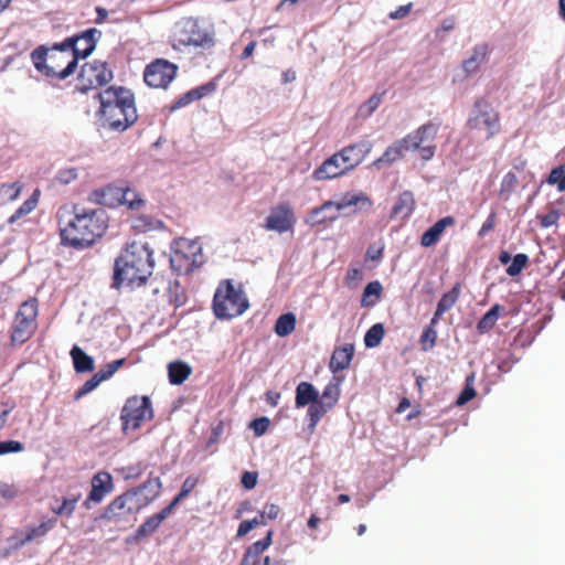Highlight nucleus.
Masks as SVG:
<instances>
[{
    "instance_id": "obj_18",
    "label": "nucleus",
    "mask_w": 565,
    "mask_h": 565,
    "mask_svg": "<svg viewBox=\"0 0 565 565\" xmlns=\"http://www.w3.org/2000/svg\"><path fill=\"white\" fill-rule=\"evenodd\" d=\"M294 223L295 217L290 206L287 203H281L271 209L270 214L266 218L265 228L284 233L291 230Z\"/></svg>"
},
{
    "instance_id": "obj_9",
    "label": "nucleus",
    "mask_w": 565,
    "mask_h": 565,
    "mask_svg": "<svg viewBox=\"0 0 565 565\" xmlns=\"http://www.w3.org/2000/svg\"><path fill=\"white\" fill-rule=\"evenodd\" d=\"M141 509L143 507L141 498L138 497V490H127L110 501L99 518L115 525H124L129 523Z\"/></svg>"
},
{
    "instance_id": "obj_30",
    "label": "nucleus",
    "mask_w": 565,
    "mask_h": 565,
    "mask_svg": "<svg viewBox=\"0 0 565 565\" xmlns=\"http://www.w3.org/2000/svg\"><path fill=\"white\" fill-rule=\"evenodd\" d=\"M405 152L406 150L404 149L402 138L393 142L390 147H387L383 154L373 162V166L376 168H381L382 164H392L398 159H401Z\"/></svg>"
},
{
    "instance_id": "obj_17",
    "label": "nucleus",
    "mask_w": 565,
    "mask_h": 565,
    "mask_svg": "<svg viewBox=\"0 0 565 565\" xmlns=\"http://www.w3.org/2000/svg\"><path fill=\"white\" fill-rule=\"evenodd\" d=\"M100 32L94 28L88 29L79 34L66 38L63 43L67 50L72 51L76 56V65L79 58H86L95 50L97 39Z\"/></svg>"
},
{
    "instance_id": "obj_12",
    "label": "nucleus",
    "mask_w": 565,
    "mask_h": 565,
    "mask_svg": "<svg viewBox=\"0 0 565 565\" xmlns=\"http://www.w3.org/2000/svg\"><path fill=\"white\" fill-rule=\"evenodd\" d=\"M153 416L151 402L147 396H132L129 397L120 413L122 422V429L139 428L143 422L150 420Z\"/></svg>"
},
{
    "instance_id": "obj_47",
    "label": "nucleus",
    "mask_w": 565,
    "mask_h": 565,
    "mask_svg": "<svg viewBox=\"0 0 565 565\" xmlns=\"http://www.w3.org/2000/svg\"><path fill=\"white\" fill-rule=\"evenodd\" d=\"M512 263L507 268V274L511 277L518 276L527 266L529 257L526 254L520 253L511 258Z\"/></svg>"
},
{
    "instance_id": "obj_15",
    "label": "nucleus",
    "mask_w": 565,
    "mask_h": 565,
    "mask_svg": "<svg viewBox=\"0 0 565 565\" xmlns=\"http://www.w3.org/2000/svg\"><path fill=\"white\" fill-rule=\"evenodd\" d=\"M178 70L177 64L164 58H156L146 65L143 81L149 87L166 89L175 78Z\"/></svg>"
},
{
    "instance_id": "obj_56",
    "label": "nucleus",
    "mask_w": 565,
    "mask_h": 565,
    "mask_svg": "<svg viewBox=\"0 0 565 565\" xmlns=\"http://www.w3.org/2000/svg\"><path fill=\"white\" fill-rule=\"evenodd\" d=\"M14 409V404L11 402L0 403V431L4 428L8 422L9 415Z\"/></svg>"
},
{
    "instance_id": "obj_23",
    "label": "nucleus",
    "mask_w": 565,
    "mask_h": 565,
    "mask_svg": "<svg viewBox=\"0 0 565 565\" xmlns=\"http://www.w3.org/2000/svg\"><path fill=\"white\" fill-rule=\"evenodd\" d=\"M171 512V507H166L160 512L147 518L136 530L134 535L135 540L140 541L141 539L152 535Z\"/></svg>"
},
{
    "instance_id": "obj_60",
    "label": "nucleus",
    "mask_w": 565,
    "mask_h": 565,
    "mask_svg": "<svg viewBox=\"0 0 565 565\" xmlns=\"http://www.w3.org/2000/svg\"><path fill=\"white\" fill-rule=\"evenodd\" d=\"M280 513V508L275 504L270 503L265 507V509L259 513L264 514V520H276Z\"/></svg>"
},
{
    "instance_id": "obj_2",
    "label": "nucleus",
    "mask_w": 565,
    "mask_h": 565,
    "mask_svg": "<svg viewBox=\"0 0 565 565\" xmlns=\"http://www.w3.org/2000/svg\"><path fill=\"white\" fill-rule=\"evenodd\" d=\"M97 111L100 126L111 131L122 132L138 119L134 93L122 86H109L99 92Z\"/></svg>"
},
{
    "instance_id": "obj_48",
    "label": "nucleus",
    "mask_w": 565,
    "mask_h": 565,
    "mask_svg": "<svg viewBox=\"0 0 565 565\" xmlns=\"http://www.w3.org/2000/svg\"><path fill=\"white\" fill-rule=\"evenodd\" d=\"M266 524H267V522H266V520H264V514H259L258 516H255L252 520H244L238 525L237 536H239V537L245 536L253 529H255L259 525H266Z\"/></svg>"
},
{
    "instance_id": "obj_37",
    "label": "nucleus",
    "mask_w": 565,
    "mask_h": 565,
    "mask_svg": "<svg viewBox=\"0 0 565 565\" xmlns=\"http://www.w3.org/2000/svg\"><path fill=\"white\" fill-rule=\"evenodd\" d=\"M296 316L292 312L281 315L275 323V332L284 338L291 334L296 328Z\"/></svg>"
},
{
    "instance_id": "obj_54",
    "label": "nucleus",
    "mask_w": 565,
    "mask_h": 565,
    "mask_svg": "<svg viewBox=\"0 0 565 565\" xmlns=\"http://www.w3.org/2000/svg\"><path fill=\"white\" fill-rule=\"evenodd\" d=\"M270 420L267 417H258L250 423L255 436H263L269 428Z\"/></svg>"
},
{
    "instance_id": "obj_11",
    "label": "nucleus",
    "mask_w": 565,
    "mask_h": 565,
    "mask_svg": "<svg viewBox=\"0 0 565 565\" xmlns=\"http://www.w3.org/2000/svg\"><path fill=\"white\" fill-rule=\"evenodd\" d=\"M171 265L179 273H191L203 264L201 244L195 241L180 239L171 255Z\"/></svg>"
},
{
    "instance_id": "obj_6",
    "label": "nucleus",
    "mask_w": 565,
    "mask_h": 565,
    "mask_svg": "<svg viewBox=\"0 0 565 565\" xmlns=\"http://www.w3.org/2000/svg\"><path fill=\"white\" fill-rule=\"evenodd\" d=\"M212 307L216 318L233 319L243 315L249 303L241 286L236 287L231 279H225L216 288Z\"/></svg>"
},
{
    "instance_id": "obj_58",
    "label": "nucleus",
    "mask_w": 565,
    "mask_h": 565,
    "mask_svg": "<svg viewBox=\"0 0 565 565\" xmlns=\"http://www.w3.org/2000/svg\"><path fill=\"white\" fill-rule=\"evenodd\" d=\"M495 223H497V213L491 212L488 215L487 220L483 222L481 228L478 232V235L480 237H483L484 235H487L489 232H491L494 228Z\"/></svg>"
},
{
    "instance_id": "obj_61",
    "label": "nucleus",
    "mask_w": 565,
    "mask_h": 565,
    "mask_svg": "<svg viewBox=\"0 0 565 565\" xmlns=\"http://www.w3.org/2000/svg\"><path fill=\"white\" fill-rule=\"evenodd\" d=\"M383 94H373L364 104L367 115L372 114L382 103Z\"/></svg>"
},
{
    "instance_id": "obj_35",
    "label": "nucleus",
    "mask_w": 565,
    "mask_h": 565,
    "mask_svg": "<svg viewBox=\"0 0 565 565\" xmlns=\"http://www.w3.org/2000/svg\"><path fill=\"white\" fill-rule=\"evenodd\" d=\"M503 310L504 307L499 303L492 306L491 309L488 312H486L477 323L478 332L484 334L491 331L494 328L501 311Z\"/></svg>"
},
{
    "instance_id": "obj_53",
    "label": "nucleus",
    "mask_w": 565,
    "mask_h": 565,
    "mask_svg": "<svg viewBox=\"0 0 565 565\" xmlns=\"http://www.w3.org/2000/svg\"><path fill=\"white\" fill-rule=\"evenodd\" d=\"M24 449L22 443L18 440H3L0 441V456L12 454V452H20Z\"/></svg>"
},
{
    "instance_id": "obj_41",
    "label": "nucleus",
    "mask_w": 565,
    "mask_h": 565,
    "mask_svg": "<svg viewBox=\"0 0 565 565\" xmlns=\"http://www.w3.org/2000/svg\"><path fill=\"white\" fill-rule=\"evenodd\" d=\"M385 330L382 323L373 324L364 335V344L366 348H375L380 345L384 338Z\"/></svg>"
},
{
    "instance_id": "obj_13",
    "label": "nucleus",
    "mask_w": 565,
    "mask_h": 565,
    "mask_svg": "<svg viewBox=\"0 0 565 565\" xmlns=\"http://www.w3.org/2000/svg\"><path fill=\"white\" fill-rule=\"evenodd\" d=\"M113 71L106 62L94 60L82 65L78 74V89L87 92L108 84L113 79Z\"/></svg>"
},
{
    "instance_id": "obj_40",
    "label": "nucleus",
    "mask_w": 565,
    "mask_h": 565,
    "mask_svg": "<svg viewBox=\"0 0 565 565\" xmlns=\"http://www.w3.org/2000/svg\"><path fill=\"white\" fill-rule=\"evenodd\" d=\"M22 184L20 182L2 183L0 185V203H8L17 200L21 193Z\"/></svg>"
},
{
    "instance_id": "obj_64",
    "label": "nucleus",
    "mask_w": 565,
    "mask_h": 565,
    "mask_svg": "<svg viewBox=\"0 0 565 565\" xmlns=\"http://www.w3.org/2000/svg\"><path fill=\"white\" fill-rule=\"evenodd\" d=\"M258 556L254 555L250 550H246L239 565H256L258 562Z\"/></svg>"
},
{
    "instance_id": "obj_43",
    "label": "nucleus",
    "mask_w": 565,
    "mask_h": 565,
    "mask_svg": "<svg viewBox=\"0 0 565 565\" xmlns=\"http://www.w3.org/2000/svg\"><path fill=\"white\" fill-rule=\"evenodd\" d=\"M199 482V479L194 476H189L182 483L181 490L178 493V495L170 502L168 507H171V510L173 509L183 500L185 499L196 487Z\"/></svg>"
},
{
    "instance_id": "obj_36",
    "label": "nucleus",
    "mask_w": 565,
    "mask_h": 565,
    "mask_svg": "<svg viewBox=\"0 0 565 565\" xmlns=\"http://www.w3.org/2000/svg\"><path fill=\"white\" fill-rule=\"evenodd\" d=\"M120 205H126L130 211H140L146 206V200L126 182Z\"/></svg>"
},
{
    "instance_id": "obj_8",
    "label": "nucleus",
    "mask_w": 565,
    "mask_h": 565,
    "mask_svg": "<svg viewBox=\"0 0 565 565\" xmlns=\"http://www.w3.org/2000/svg\"><path fill=\"white\" fill-rule=\"evenodd\" d=\"M466 127L470 131L484 134V139L490 140L501 132V117L489 100L478 98L469 113Z\"/></svg>"
},
{
    "instance_id": "obj_59",
    "label": "nucleus",
    "mask_w": 565,
    "mask_h": 565,
    "mask_svg": "<svg viewBox=\"0 0 565 565\" xmlns=\"http://www.w3.org/2000/svg\"><path fill=\"white\" fill-rule=\"evenodd\" d=\"M125 359L115 360L108 364H106L102 371L105 373V375L109 379L111 377L120 366L125 364Z\"/></svg>"
},
{
    "instance_id": "obj_7",
    "label": "nucleus",
    "mask_w": 565,
    "mask_h": 565,
    "mask_svg": "<svg viewBox=\"0 0 565 565\" xmlns=\"http://www.w3.org/2000/svg\"><path fill=\"white\" fill-rule=\"evenodd\" d=\"M372 200L363 192L344 193L339 201H326L320 206L311 210L309 222L311 225H320L335 221L340 212L351 206H359V210H370Z\"/></svg>"
},
{
    "instance_id": "obj_1",
    "label": "nucleus",
    "mask_w": 565,
    "mask_h": 565,
    "mask_svg": "<svg viewBox=\"0 0 565 565\" xmlns=\"http://www.w3.org/2000/svg\"><path fill=\"white\" fill-rule=\"evenodd\" d=\"M60 235L63 245L76 249L90 247L108 228V216L104 209H86L73 205L72 213L58 211Z\"/></svg>"
},
{
    "instance_id": "obj_55",
    "label": "nucleus",
    "mask_w": 565,
    "mask_h": 565,
    "mask_svg": "<svg viewBox=\"0 0 565 565\" xmlns=\"http://www.w3.org/2000/svg\"><path fill=\"white\" fill-rule=\"evenodd\" d=\"M561 217V212L558 210H551L548 213L544 215H539L540 224L542 227H551L555 225Z\"/></svg>"
},
{
    "instance_id": "obj_39",
    "label": "nucleus",
    "mask_w": 565,
    "mask_h": 565,
    "mask_svg": "<svg viewBox=\"0 0 565 565\" xmlns=\"http://www.w3.org/2000/svg\"><path fill=\"white\" fill-rule=\"evenodd\" d=\"M518 185V177L514 172L510 171L504 174L502 178L500 190H499V196L503 201H508L512 193L515 191Z\"/></svg>"
},
{
    "instance_id": "obj_29",
    "label": "nucleus",
    "mask_w": 565,
    "mask_h": 565,
    "mask_svg": "<svg viewBox=\"0 0 565 565\" xmlns=\"http://www.w3.org/2000/svg\"><path fill=\"white\" fill-rule=\"evenodd\" d=\"M161 488H162L161 480L159 477H156V478H149L141 486L134 488L132 490H138V497H140V493L142 491L147 492L145 494V497L141 498V504L145 508L159 497V494L161 492Z\"/></svg>"
},
{
    "instance_id": "obj_19",
    "label": "nucleus",
    "mask_w": 565,
    "mask_h": 565,
    "mask_svg": "<svg viewBox=\"0 0 565 565\" xmlns=\"http://www.w3.org/2000/svg\"><path fill=\"white\" fill-rule=\"evenodd\" d=\"M114 490L113 477L107 471H98L92 479V489L83 505L90 509V502L100 503Z\"/></svg>"
},
{
    "instance_id": "obj_31",
    "label": "nucleus",
    "mask_w": 565,
    "mask_h": 565,
    "mask_svg": "<svg viewBox=\"0 0 565 565\" xmlns=\"http://www.w3.org/2000/svg\"><path fill=\"white\" fill-rule=\"evenodd\" d=\"M192 373L189 364L182 361L170 362L168 365L169 382L173 385L182 384Z\"/></svg>"
},
{
    "instance_id": "obj_10",
    "label": "nucleus",
    "mask_w": 565,
    "mask_h": 565,
    "mask_svg": "<svg viewBox=\"0 0 565 565\" xmlns=\"http://www.w3.org/2000/svg\"><path fill=\"white\" fill-rule=\"evenodd\" d=\"M439 125L427 122L419 126L416 130L403 138L404 149L408 151H417L423 161H429L436 152V137Z\"/></svg>"
},
{
    "instance_id": "obj_22",
    "label": "nucleus",
    "mask_w": 565,
    "mask_h": 565,
    "mask_svg": "<svg viewBox=\"0 0 565 565\" xmlns=\"http://www.w3.org/2000/svg\"><path fill=\"white\" fill-rule=\"evenodd\" d=\"M455 224L456 220L454 216L450 215L438 220L420 236V245L423 247H431L436 245L439 242L445 230L449 226H454Z\"/></svg>"
},
{
    "instance_id": "obj_26",
    "label": "nucleus",
    "mask_w": 565,
    "mask_h": 565,
    "mask_svg": "<svg viewBox=\"0 0 565 565\" xmlns=\"http://www.w3.org/2000/svg\"><path fill=\"white\" fill-rule=\"evenodd\" d=\"M461 291V284L456 282L454 287L445 292L439 299L434 317L431 318V324H437L441 316L450 310L458 301Z\"/></svg>"
},
{
    "instance_id": "obj_21",
    "label": "nucleus",
    "mask_w": 565,
    "mask_h": 565,
    "mask_svg": "<svg viewBox=\"0 0 565 565\" xmlns=\"http://www.w3.org/2000/svg\"><path fill=\"white\" fill-rule=\"evenodd\" d=\"M126 182L120 181L110 183L102 189L93 192L96 202L108 206H118L121 203V194L124 193Z\"/></svg>"
},
{
    "instance_id": "obj_14",
    "label": "nucleus",
    "mask_w": 565,
    "mask_h": 565,
    "mask_svg": "<svg viewBox=\"0 0 565 565\" xmlns=\"http://www.w3.org/2000/svg\"><path fill=\"white\" fill-rule=\"evenodd\" d=\"M174 41L183 46L211 47L214 45V36L211 32L201 28L198 20L189 18L178 26Z\"/></svg>"
},
{
    "instance_id": "obj_42",
    "label": "nucleus",
    "mask_w": 565,
    "mask_h": 565,
    "mask_svg": "<svg viewBox=\"0 0 565 565\" xmlns=\"http://www.w3.org/2000/svg\"><path fill=\"white\" fill-rule=\"evenodd\" d=\"M108 380L102 369L96 372L89 380H87L83 386L76 392L75 398L78 399L82 396L88 394L93 390H95L102 382Z\"/></svg>"
},
{
    "instance_id": "obj_27",
    "label": "nucleus",
    "mask_w": 565,
    "mask_h": 565,
    "mask_svg": "<svg viewBox=\"0 0 565 565\" xmlns=\"http://www.w3.org/2000/svg\"><path fill=\"white\" fill-rule=\"evenodd\" d=\"M340 388L337 384L329 383L320 395V403L315 408V414L321 415V418L331 411L338 403Z\"/></svg>"
},
{
    "instance_id": "obj_20",
    "label": "nucleus",
    "mask_w": 565,
    "mask_h": 565,
    "mask_svg": "<svg viewBox=\"0 0 565 565\" xmlns=\"http://www.w3.org/2000/svg\"><path fill=\"white\" fill-rule=\"evenodd\" d=\"M28 308H33V300L24 302L15 316L13 331L11 335L12 342L14 343L22 344L32 334L31 324L35 317V311H33L31 316H25L24 311Z\"/></svg>"
},
{
    "instance_id": "obj_3",
    "label": "nucleus",
    "mask_w": 565,
    "mask_h": 565,
    "mask_svg": "<svg viewBox=\"0 0 565 565\" xmlns=\"http://www.w3.org/2000/svg\"><path fill=\"white\" fill-rule=\"evenodd\" d=\"M153 253L145 243L132 242L116 258L114 266V285L142 286L152 275Z\"/></svg>"
},
{
    "instance_id": "obj_28",
    "label": "nucleus",
    "mask_w": 565,
    "mask_h": 565,
    "mask_svg": "<svg viewBox=\"0 0 565 565\" xmlns=\"http://www.w3.org/2000/svg\"><path fill=\"white\" fill-rule=\"evenodd\" d=\"M489 53V46L486 43L477 44L469 58L462 62V68L467 75L476 73L480 65L486 61Z\"/></svg>"
},
{
    "instance_id": "obj_16",
    "label": "nucleus",
    "mask_w": 565,
    "mask_h": 565,
    "mask_svg": "<svg viewBox=\"0 0 565 565\" xmlns=\"http://www.w3.org/2000/svg\"><path fill=\"white\" fill-rule=\"evenodd\" d=\"M319 403L320 393L313 384L302 381L296 386L295 405L297 408L308 406L307 416L311 429H315L322 419L321 415L315 414V408Z\"/></svg>"
},
{
    "instance_id": "obj_45",
    "label": "nucleus",
    "mask_w": 565,
    "mask_h": 565,
    "mask_svg": "<svg viewBox=\"0 0 565 565\" xmlns=\"http://www.w3.org/2000/svg\"><path fill=\"white\" fill-rule=\"evenodd\" d=\"M436 324H431V322L424 329L419 343L423 351H429L436 345L437 341V331L435 330Z\"/></svg>"
},
{
    "instance_id": "obj_63",
    "label": "nucleus",
    "mask_w": 565,
    "mask_h": 565,
    "mask_svg": "<svg viewBox=\"0 0 565 565\" xmlns=\"http://www.w3.org/2000/svg\"><path fill=\"white\" fill-rule=\"evenodd\" d=\"M476 396V391L472 387H466L458 396L457 404L463 405Z\"/></svg>"
},
{
    "instance_id": "obj_32",
    "label": "nucleus",
    "mask_w": 565,
    "mask_h": 565,
    "mask_svg": "<svg viewBox=\"0 0 565 565\" xmlns=\"http://www.w3.org/2000/svg\"><path fill=\"white\" fill-rule=\"evenodd\" d=\"M74 369L77 373L90 372L94 370V360L87 355L79 347L74 345L70 352Z\"/></svg>"
},
{
    "instance_id": "obj_57",
    "label": "nucleus",
    "mask_w": 565,
    "mask_h": 565,
    "mask_svg": "<svg viewBox=\"0 0 565 565\" xmlns=\"http://www.w3.org/2000/svg\"><path fill=\"white\" fill-rule=\"evenodd\" d=\"M258 473L256 471H245L242 475L241 482L247 490H252L256 487Z\"/></svg>"
},
{
    "instance_id": "obj_62",
    "label": "nucleus",
    "mask_w": 565,
    "mask_h": 565,
    "mask_svg": "<svg viewBox=\"0 0 565 565\" xmlns=\"http://www.w3.org/2000/svg\"><path fill=\"white\" fill-rule=\"evenodd\" d=\"M412 9V3H408L406 6L398 7L395 11L390 13V18L393 20H398L405 18Z\"/></svg>"
},
{
    "instance_id": "obj_51",
    "label": "nucleus",
    "mask_w": 565,
    "mask_h": 565,
    "mask_svg": "<svg viewBox=\"0 0 565 565\" xmlns=\"http://www.w3.org/2000/svg\"><path fill=\"white\" fill-rule=\"evenodd\" d=\"M271 542H273V531H268L264 539L253 543L247 548L250 550L254 555H257L259 557L260 554L271 545Z\"/></svg>"
},
{
    "instance_id": "obj_44",
    "label": "nucleus",
    "mask_w": 565,
    "mask_h": 565,
    "mask_svg": "<svg viewBox=\"0 0 565 565\" xmlns=\"http://www.w3.org/2000/svg\"><path fill=\"white\" fill-rule=\"evenodd\" d=\"M382 285L380 281H371L366 285V287L363 290L361 305L362 307H371L375 305V300H370L371 296H374L376 299L380 298L382 294Z\"/></svg>"
},
{
    "instance_id": "obj_24",
    "label": "nucleus",
    "mask_w": 565,
    "mask_h": 565,
    "mask_svg": "<svg viewBox=\"0 0 565 565\" xmlns=\"http://www.w3.org/2000/svg\"><path fill=\"white\" fill-rule=\"evenodd\" d=\"M354 354V347L351 343H347L340 348H337L330 359L329 369L332 373H338L348 369L351 364Z\"/></svg>"
},
{
    "instance_id": "obj_34",
    "label": "nucleus",
    "mask_w": 565,
    "mask_h": 565,
    "mask_svg": "<svg viewBox=\"0 0 565 565\" xmlns=\"http://www.w3.org/2000/svg\"><path fill=\"white\" fill-rule=\"evenodd\" d=\"M163 226V223L150 215L138 214L131 218V227L135 232L147 233L158 230Z\"/></svg>"
},
{
    "instance_id": "obj_46",
    "label": "nucleus",
    "mask_w": 565,
    "mask_h": 565,
    "mask_svg": "<svg viewBox=\"0 0 565 565\" xmlns=\"http://www.w3.org/2000/svg\"><path fill=\"white\" fill-rule=\"evenodd\" d=\"M546 182L550 185H556L559 192H565V168L564 166L555 167L551 170Z\"/></svg>"
},
{
    "instance_id": "obj_49",
    "label": "nucleus",
    "mask_w": 565,
    "mask_h": 565,
    "mask_svg": "<svg viewBox=\"0 0 565 565\" xmlns=\"http://www.w3.org/2000/svg\"><path fill=\"white\" fill-rule=\"evenodd\" d=\"M19 495V489L14 484L0 482V505L7 504Z\"/></svg>"
},
{
    "instance_id": "obj_25",
    "label": "nucleus",
    "mask_w": 565,
    "mask_h": 565,
    "mask_svg": "<svg viewBox=\"0 0 565 565\" xmlns=\"http://www.w3.org/2000/svg\"><path fill=\"white\" fill-rule=\"evenodd\" d=\"M216 89V85L213 82L205 83L201 86L190 89L182 96H180L171 107L172 110L179 109L190 105L195 100H200L203 97L212 94Z\"/></svg>"
},
{
    "instance_id": "obj_52",
    "label": "nucleus",
    "mask_w": 565,
    "mask_h": 565,
    "mask_svg": "<svg viewBox=\"0 0 565 565\" xmlns=\"http://www.w3.org/2000/svg\"><path fill=\"white\" fill-rule=\"evenodd\" d=\"M344 280L348 287H356L363 280L362 269L358 267H350Z\"/></svg>"
},
{
    "instance_id": "obj_50",
    "label": "nucleus",
    "mask_w": 565,
    "mask_h": 565,
    "mask_svg": "<svg viewBox=\"0 0 565 565\" xmlns=\"http://www.w3.org/2000/svg\"><path fill=\"white\" fill-rule=\"evenodd\" d=\"M35 207V192L10 216L9 223H14L17 220L28 215Z\"/></svg>"
},
{
    "instance_id": "obj_33",
    "label": "nucleus",
    "mask_w": 565,
    "mask_h": 565,
    "mask_svg": "<svg viewBox=\"0 0 565 565\" xmlns=\"http://www.w3.org/2000/svg\"><path fill=\"white\" fill-rule=\"evenodd\" d=\"M414 207L415 200L413 193L409 191H404L398 195L392 207V216H408L412 214Z\"/></svg>"
},
{
    "instance_id": "obj_4",
    "label": "nucleus",
    "mask_w": 565,
    "mask_h": 565,
    "mask_svg": "<svg viewBox=\"0 0 565 565\" xmlns=\"http://www.w3.org/2000/svg\"><path fill=\"white\" fill-rule=\"evenodd\" d=\"M372 147V142L367 140L343 147L313 170L312 179L315 181H329L347 175L365 160Z\"/></svg>"
},
{
    "instance_id": "obj_5",
    "label": "nucleus",
    "mask_w": 565,
    "mask_h": 565,
    "mask_svg": "<svg viewBox=\"0 0 565 565\" xmlns=\"http://www.w3.org/2000/svg\"><path fill=\"white\" fill-rule=\"evenodd\" d=\"M76 56L67 50L63 42L51 46H38V72L50 82L64 81L75 73Z\"/></svg>"
},
{
    "instance_id": "obj_38",
    "label": "nucleus",
    "mask_w": 565,
    "mask_h": 565,
    "mask_svg": "<svg viewBox=\"0 0 565 565\" xmlns=\"http://www.w3.org/2000/svg\"><path fill=\"white\" fill-rule=\"evenodd\" d=\"M81 497V493L71 494L68 498H63L61 503H58V499H56V505L52 507V511L57 515L71 516Z\"/></svg>"
}]
</instances>
